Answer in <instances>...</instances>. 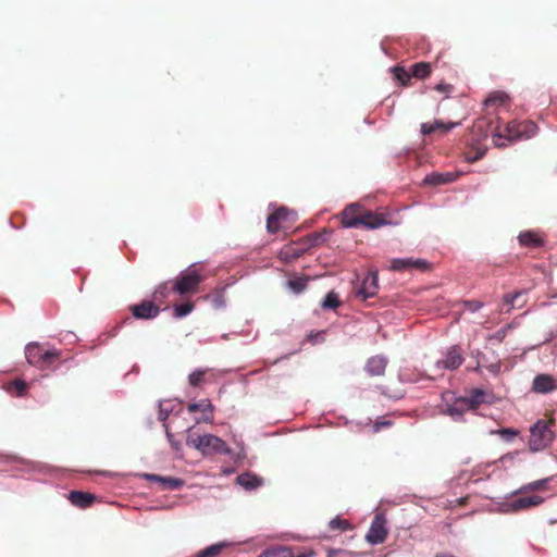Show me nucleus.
Here are the masks:
<instances>
[{
  "label": "nucleus",
  "instance_id": "obj_1",
  "mask_svg": "<svg viewBox=\"0 0 557 557\" xmlns=\"http://www.w3.org/2000/svg\"><path fill=\"white\" fill-rule=\"evenodd\" d=\"M536 132L537 126L532 121H511L506 124L504 131L498 129L493 135V140L497 147H505L507 145L506 140L528 139L534 136Z\"/></svg>",
  "mask_w": 557,
  "mask_h": 557
},
{
  "label": "nucleus",
  "instance_id": "obj_2",
  "mask_svg": "<svg viewBox=\"0 0 557 557\" xmlns=\"http://www.w3.org/2000/svg\"><path fill=\"white\" fill-rule=\"evenodd\" d=\"M186 444L199 450L203 456L227 454L225 441L213 434H198L190 428L187 432Z\"/></svg>",
  "mask_w": 557,
  "mask_h": 557
},
{
  "label": "nucleus",
  "instance_id": "obj_3",
  "mask_svg": "<svg viewBox=\"0 0 557 557\" xmlns=\"http://www.w3.org/2000/svg\"><path fill=\"white\" fill-rule=\"evenodd\" d=\"M205 278V275L195 265H190L172 281L173 293L181 296L196 294Z\"/></svg>",
  "mask_w": 557,
  "mask_h": 557
},
{
  "label": "nucleus",
  "instance_id": "obj_4",
  "mask_svg": "<svg viewBox=\"0 0 557 557\" xmlns=\"http://www.w3.org/2000/svg\"><path fill=\"white\" fill-rule=\"evenodd\" d=\"M60 351L58 349H45L38 343H29L25 347V357L29 364L45 370L52 366L60 358Z\"/></svg>",
  "mask_w": 557,
  "mask_h": 557
},
{
  "label": "nucleus",
  "instance_id": "obj_5",
  "mask_svg": "<svg viewBox=\"0 0 557 557\" xmlns=\"http://www.w3.org/2000/svg\"><path fill=\"white\" fill-rule=\"evenodd\" d=\"M554 424L553 419H542L530 429L529 448L531 451H541L553 442L554 432L552 428Z\"/></svg>",
  "mask_w": 557,
  "mask_h": 557
},
{
  "label": "nucleus",
  "instance_id": "obj_6",
  "mask_svg": "<svg viewBox=\"0 0 557 557\" xmlns=\"http://www.w3.org/2000/svg\"><path fill=\"white\" fill-rule=\"evenodd\" d=\"M296 220V213L282 207L268 216L267 228L269 233L275 234L282 228H288Z\"/></svg>",
  "mask_w": 557,
  "mask_h": 557
},
{
  "label": "nucleus",
  "instance_id": "obj_7",
  "mask_svg": "<svg viewBox=\"0 0 557 557\" xmlns=\"http://www.w3.org/2000/svg\"><path fill=\"white\" fill-rule=\"evenodd\" d=\"M379 289V277L376 272H370L361 281L360 284L354 286V294L356 298L366 301L376 295Z\"/></svg>",
  "mask_w": 557,
  "mask_h": 557
},
{
  "label": "nucleus",
  "instance_id": "obj_8",
  "mask_svg": "<svg viewBox=\"0 0 557 557\" xmlns=\"http://www.w3.org/2000/svg\"><path fill=\"white\" fill-rule=\"evenodd\" d=\"M387 534L388 531L384 515L376 513L366 535L367 541L373 545L381 544L386 540Z\"/></svg>",
  "mask_w": 557,
  "mask_h": 557
},
{
  "label": "nucleus",
  "instance_id": "obj_9",
  "mask_svg": "<svg viewBox=\"0 0 557 557\" xmlns=\"http://www.w3.org/2000/svg\"><path fill=\"white\" fill-rule=\"evenodd\" d=\"M426 272L431 269V264L424 259L413 258H396L391 261V270L393 271H411Z\"/></svg>",
  "mask_w": 557,
  "mask_h": 557
},
{
  "label": "nucleus",
  "instance_id": "obj_10",
  "mask_svg": "<svg viewBox=\"0 0 557 557\" xmlns=\"http://www.w3.org/2000/svg\"><path fill=\"white\" fill-rule=\"evenodd\" d=\"M131 311L136 319L150 320L159 315L160 307L152 300H144L140 304L131 306Z\"/></svg>",
  "mask_w": 557,
  "mask_h": 557
},
{
  "label": "nucleus",
  "instance_id": "obj_11",
  "mask_svg": "<svg viewBox=\"0 0 557 557\" xmlns=\"http://www.w3.org/2000/svg\"><path fill=\"white\" fill-rule=\"evenodd\" d=\"M307 244H302L301 239L285 245L278 252V257L284 262H292L308 251Z\"/></svg>",
  "mask_w": 557,
  "mask_h": 557
},
{
  "label": "nucleus",
  "instance_id": "obj_12",
  "mask_svg": "<svg viewBox=\"0 0 557 557\" xmlns=\"http://www.w3.org/2000/svg\"><path fill=\"white\" fill-rule=\"evenodd\" d=\"M144 478L149 482L158 483L162 491H175L183 486L184 481L178 478L161 476L158 474L146 473Z\"/></svg>",
  "mask_w": 557,
  "mask_h": 557
},
{
  "label": "nucleus",
  "instance_id": "obj_13",
  "mask_svg": "<svg viewBox=\"0 0 557 557\" xmlns=\"http://www.w3.org/2000/svg\"><path fill=\"white\" fill-rule=\"evenodd\" d=\"M313 550L301 552L295 555L293 550L287 546H273L263 550L258 557H313Z\"/></svg>",
  "mask_w": 557,
  "mask_h": 557
},
{
  "label": "nucleus",
  "instance_id": "obj_14",
  "mask_svg": "<svg viewBox=\"0 0 557 557\" xmlns=\"http://www.w3.org/2000/svg\"><path fill=\"white\" fill-rule=\"evenodd\" d=\"M557 389V380L549 374H539L532 383V391L540 394H547Z\"/></svg>",
  "mask_w": 557,
  "mask_h": 557
},
{
  "label": "nucleus",
  "instance_id": "obj_15",
  "mask_svg": "<svg viewBox=\"0 0 557 557\" xmlns=\"http://www.w3.org/2000/svg\"><path fill=\"white\" fill-rule=\"evenodd\" d=\"M463 361L460 349L457 346H453L448 349L445 358L443 360L437 361V367L447 369V370H456L458 369Z\"/></svg>",
  "mask_w": 557,
  "mask_h": 557
},
{
  "label": "nucleus",
  "instance_id": "obj_16",
  "mask_svg": "<svg viewBox=\"0 0 557 557\" xmlns=\"http://www.w3.org/2000/svg\"><path fill=\"white\" fill-rule=\"evenodd\" d=\"M543 502H544V498L542 496L532 495V496L517 498V499L510 502L507 506L510 511L517 512L520 510L529 509L531 507L540 506L541 504H543Z\"/></svg>",
  "mask_w": 557,
  "mask_h": 557
},
{
  "label": "nucleus",
  "instance_id": "obj_17",
  "mask_svg": "<svg viewBox=\"0 0 557 557\" xmlns=\"http://www.w3.org/2000/svg\"><path fill=\"white\" fill-rule=\"evenodd\" d=\"M363 208L357 203L349 205L342 214V223L346 227H358Z\"/></svg>",
  "mask_w": 557,
  "mask_h": 557
},
{
  "label": "nucleus",
  "instance_id": "obj_18",
  "mask_svg": "<svg viewBox=\"0 0 557 557\" xmlns=\"http://www.w3.org/2000/svg\"><path fill=\"white\" fill-rule=\"evenodd\" d=\"M386 224L387 221L382 214L374 213L370 210H362V214L359 220V226H363L369 230H374Z\"/></svg>",
  "mask_w": 557,
  "mask_h": 557
},
{
  "label": "nucleus",
  "instance_id": "obj_19",
  "mask_svg": "<svg viewBox=\"0 0 557 557\" xmlns=\"http://www.w3.org/2000/svg\"><path fill=\"white\" fill-rule=\"evenodd\" d=\"M458 173L453 172H433L431 174L425 175V177L423 178V184L430 186L445 185L455 182L458 178Z\"/></svg>",
  "mask_w": 557,
  "mask_h": 557
},
{
  "label": "nucleus",
  "instance_id": "obj_20",
  "mask_svg": "<svg viewBox=\"0 0 557 557\" xmlns=\"http://www.w3.org/2000/svg\"><path fill=\"white\" fill-rule=\"evenodd\" d=\"M187 410L189 412L200 411V412H203L206 414L202 419H197L196 420L197 423H199L201 421H203V422H212V420H213L214 407L210 403L209 399H201L198 403H191V404H189L187 406Z\"/></svg>",
  "mask_w": 557,
  "mask_h": 557
},
{
  "label": "nucleus",
  "instance_id": "obj_21",
  "mask_svg": "<svg viewBox=\"0 0 557 557\" xmlns=\"http://www.w3.org/2000/svg\"><path fill=\"white\" fill-rule=\"evenodd\" d=\"M69 500L72 505L78 508H87L89 507L96 499L95 495L88 492L82 491H72L69 494Z\"/></svg>",
  "mask_w": 557,
  "mask_h": 557
},
{
  "label": "nucleus",
  "instance_id": "obj_22",
  "mask_svg": "<svg viewBox=\"0 0 557 557\" xmlns=\"http://www.w3.org/2000/svg\"><path fill=\"white\" fill-rule=\"evenodd\" d=\"M386 366V358L382 356H373L368 360L366 364V371L368 372L369 375L380 376L384 374Z\"/></svg>",
  "mask_w": 557,
  "mask_h": 557
},
{
  "label": "nucleus",
  "instance_id": "obj_23",
  "mask_svg": "<svg viewBox=\"0 0 557 557\" xmlns=\"http://www.w3.org/2000/svg\"><path fill=\"white\" fill-rule=\"evenodd\" d=\"M457 124L456 123H444L442 121H435L434 123H422L421 124V133L423 135H431L436 131L442 133H447L453 129Z\"/></svg>",
  "mask_w": 557,
  "mask_h": 557
},
{
  "label": "nucleus",
  "instance_id": "obj_24",
  "mask_svg": "<svg viewBox=\"0 0 557 557\" xmlns=\"http://www.w3.org/2000/svg\"><path fill=\"white\" fill-rule=\"evenodd\" d=\"M172 292V282H163L156 287L152 294V301L160 307L165 304V300Z\"/></svg>",
  "mask_w": 557,
  "mask_h": 557
},
{
  "label": "nucleus",
  "instance_id": "obj_25",
  "mask_svg": "<svg viewBox=\"0 0 557 557\" xmlns=\"http://www.w3.org/2000/svg\"><path fill=\"white\" fill-rule=\"evenodd\" d=\"M504 305L508 306V310L513 308H522L527 302L525 292H516L513 294H506L503 298Z\"/></svg>",
  "mask_w": 557,
  "mask_h": 557
},
{
  "label": "nucleus",
  "instance_id": "obj_26",
  "mask_svg": "<svg viewBox=\"0 0 557 557\" xmlns=\"http://www.w3.org/2000/svg\"><path fill=\"white\" fill-rule=\"evenodd\" d=\"M486 392L481 388H474L470 392V395L466 398L468 406L471 410H475L481 404L487 403Z\"/></svg>",
  "mask_w": 557,
  "mask_h": 557
},
{
  "label": "nucleus",
  "instance_id": "obj_27",
  "mask_svg": "<svg viewBox=\"0 0 557 557\" xmlns=\"http://www.w3.org/2000/svg\"><path fill=\"white\" fill-rule=\"evenodd\" d=\"M467 410H471L466 398L459 397L447 408V413L455 420L461 418Z\"/></svg>",
  "mask_w": 557,
  "mask_h": 557
},
{
  "label": "nucleus",
  "instance_id": "obj_28",
  "mask_svg": "<svg viewBox=\"0 0 557 557\" xmlns=\"http://www.w3.org/2000/svg\"><path fill=\"white\" fill-rule=\"evenodd\" d=\"M518 239L522 246H527V247L535 248V247H540L543 245V240L540 237V235L532 231H527V232L520 233Z\"/></svg>",
  "mask_w": 557,
  "mask_h": 557
},
{
  "label": "nucleus",
  "instance_id": "obj_29",
  "mask_svg": "<svg viewBox=\"0 0 557 557\" xmlns=\"http://www.w3.org/2000/svg\"><path fill=\"white\" fill-rule=\"evenodd\" d=\"M236 480L239 485L249 491L262 485V479L251 473H243Z\"/></svg>",
  "mask_w": 557,
  "mask_h": 557
},
{
  "label": "nucleus",
  "instance_id": "obj_30",
  "mask_svg": "<svg viewBox=\"0 0 557 557\" xmlns=\"http://www.w3.org/2000/svg\"><path fill=\"white\" fill-rule=\"evenodd\" d=\"M411 75L418 79H424L431 75V64L429 62H418L411 65Z\"/></svg>",
  "mask_w": 557,
  "mask_h": 557
},
{
  "label": "nucleus",
  "instance_id": "obj_31",
  "mask_svg": "<svg viewBox=\"0 0 557 557\" xmlns=\"http://www.w3.org/2000/svg\"><path fill=\"white\" fill-rule=\"evenodd\" d=\"M227 546L228 544L224 542L216 543L198 552L194 557H218Z\"/></svg>",
  "mask_w": 557,
  "mask_h": 557
},
{
  "label": "nucleus",
  "instance_id": "obj_32",
  "mask_svg": "<svg viewBox=\"0 0 557 557\" xmlns=\"http://www.w3.org/2000/svg\"><path fill=\"white\" fill-rule=\"evenodd\" d=\"M394 78L400 83L401 86H409L411 83V71L408 72L404 66L393 67Z\"/></svg>",
  "mask_w": 557,
  "mask_h": 557
},
{
  "label": "nucleus",
  "instance_id": "obj_33",
  "mask_svg": "<svg viewBox=\"0 0 557 557\" xmlns=\"http://www.w3.org/2000/svg\"><path fill=\"white\" fill-rule=\"evenodd\" d=\"M27 388L28 384L23 380H14L8 385V392L17 397L24 396L26 394Z\"/></svg>",
  "mask_w": 557,
  "mask_h": 557
},
{
  "label": "nucleus",
  "instance_id": "obj_34",
  "mask_svg": "<svg viewBox=\"0 0 557 557\" xmlns=\"http://www.w3.org/2000/svg\"><path fill=\"white\" fill-rule=\"evenodd\" d=\"M194 308H195V305L191 301H186L184 304L176 305L174 307V315L176 318H183V317L189 314L194 310Z\"/></svg>",
  "mask_w": 557,
  "mask_h": 557
},
{
  "label": "nucleus",
  "instance_id": "obj_35",
  "mask_svg": "<svg viewBox=\"0 0 557 557\" xmlns=\"http://www.w3.org/2000/svg\"><path fill=\"white\" fill-rule=\"evenodd\" d=\"M549 479L536 480L527 485L522 486L519 492H533V491H543L546 488V484Z\"/></svg>",
  "mask_w": 557,
  "mask_h": 557
},
{
  "label": "nucleus",
  "instance_id": "obj_36",
  "mask_svg": "<svg viewBox=\"0 0 557 557\" xmlns=\"http://www.w3.org/2000/svg\"><path fill=\"white\" fill-rule=\"evenodd\" d=\"M307 282V277H294L288 281V286L293 292L299 294L306 289Z\"/></svg>",
  "mask_w": 557,
  "mask_h": 557
},
{
  "label": "nucleus",
  "instance_id": "obj_37",
  "mask_svg": "<svg viewBox=\"0 0 557 557\" xmlns=\"http://www.w3.org/2000/svg\"><path fill=\"white\" fill-rule=\"evenodd\" d=\"M341 306V300L338 299V296L336 293L334 292H330L323 302H322V307L324 309H336Z\"/></svg>",
  "mask_w": 557,
  "mask_h": 557
},
{
  "label": "nucleus",
  "instance_id": "obj_38",
  "mask_svg": "<svg viewBox=\"0 0 557 557\" xmlns=\"http://www.w3.org/2000/svg\"><path fill=\"white\" fill-rule=\"evenodd\" d=\"M508 101V96L505 92H494L485 100V106L491 107L494 104H505Z\"/></svg>",
  "mask_w": 557,
  "mask_h": 557
},
{
  "label": "nucleus",
  "instance_id": "obj_39",
  "mask_svg": "<svg viewBox=\"0 0 557 557\" xmlns=\"http://www.w3.org/2000/svg\"><path fill=\"white\" fill-rule=\"evenodd\" d=\"M302 244H307L308 250L312 247L319 246L323 242V235L319 233H313L301 238Z\"/></svg>",
  "mask_w": 557,
  "mask_h": 557
},
{
  "label": "nucleus",
  "instance_id": "obj_40",
  "mask_svg": "<svg viewBox=\"0 0 557 557\" xmlns=\"http://www.w3.org/2000/svg\"><path fill=\"white\" fill-rule=\"evenodd\" d=\"M330 528L332 530L345 531L350 528V524L347 520L335 518L330 521Z\"/></svg>",
  "mask_w": 557,
  "mask_h": 557
},
{
  "label": "nucleus",
  "instance_id": "obj_41",
  "mask_svg": "<svg viewBox=\"0 0 557 557\" xmlns=\"http://www.w3.org/2000/svg\"><path fill=\"white\" fill-rule=\"evenodd\" d=\"M206 371L197 370L189 374V384L191 386H198L205 376Z\"/></svg>",
  "mask_w": 557,
  "mask_h": 557
},
{
  "label": "nucleus",
  "instance_id": "obj_42",
  "mask_svg": "<svg viewBox=\"0 0 557 557\" xmlns=\"http://www.w3.org/2000/svg\"><path fill=\"white\" fill-rule=\"evenodd\" d=\"M434 89L440 92L450 94L454 90V86L446 83H440L434 87Z\"/></svg>",
  "mask_w": 557,
  "mask_h": 557
},
{
  "label": "nucleus",
  "instance_id": "obj_43",
  "mask_svg": "<svg viewBox=\"0 0 557 557\" xmlns=\"http://www.w3.org/2000/svg\"><path fill=\"white\" fill-rule=\"evenodd\" d=\"M498 433L502 435H507L509 437H513V436L518 435V431L512 430V429H500L498 431Z\"/></svg>",
  "mask_w": 557,
  "mask_h": 557
},
{
  "label": "nucleus",
  "instance_id": "obj_44",
  "mask_svg": "<svg viewBox=\"0 0 557 557\" xmlns=\"http://www.w3.org/2000/svg\"><path fill=\"white\" fill-rule=\"evenodd\" d=\"M483 156H484V151L476 152V153H475V154H473V156L468 154V156H467V160H468L469 162H475V161L480 160Z\"/></svg>",
  "mask_w": 557,
  "mask_h": 557
},
{
  "label": "nucleus",
  "instance_id": "obj_45",
  "mask_svg": "<svg viewBox=\"0 0 557 557\" xmlns=\"http://www.w3.org/2000/svg\"><path fill=\"white\" fill-rule=\"evenodd\" d=\"M467 307L472 311H476L482 307V304L479 301H469L467 302Z\"/></svg>",
  "mask_w": 557,
  "mask_h": 557
},
{
  "label": "nucleus",
  "instance_id": "obj_46",
  "mask_svg": "<svg viewBox=\"0 0 557 557\" xmlns=\"http://www.w3.org/2000/svg\"><path fill=\"white\" fill-rule=\"evenodd\" d=\"M323 334L324 332H320V333H317V334H310L308 336L309 341L312 342V343H317V339L320 337L321 339H323Z\"/></svg>",
  "mask_w": 557,
  "mask_h": 557
},
{
  "label": "nucleus",
  "instance_id": "obj_47",
  "mask_svg": "<svg viewBox=\"0 0 557 557\" xmlns=\"http://www.w3.org/2000/svg\"><path fill=\"white\" fill-rule=\"evenodd\" d=\"M388 425H391V422H389V421H383V422H376V423H375V425H374V428H375V430L377 431V430H380L382 426H388Z\"/></svg>",
  "mask_w": 557,
  "mask_h": 557
},
{
  "label": "nucleus",
  "instance_id": "obj_48",
  "mask_svg": "<svg viewBox=\"0 0 557 557\" xmlns=\"http://www.w3.org/2000/svg\"><path fill=\"white\" fill-rule=\"evenodd\" d=\"M166 434H168V438H169V441L171 442L172 446H173L175 449H177V448H178V446H180V444L173 440V435H172V434H170L169 432H168Z\"/></svg>",
  "mask_w": 557,
  "mask_h": 557
},
{
  "label": "nucleus",
  "instance_id": "obj_49",
  "mask_svg": "<svg viewBox=\"0 0 557 557\" xmlns=\"http://www.w3.org/2000/svg\"><path fill=\"white\" fill-rule=\"evenodd\" d=\"M435 557H456L451 553H437Z\"/></svg>",
  "mask_w": 557,
  "mask_h": 557
}]
</instances>
